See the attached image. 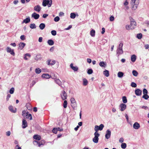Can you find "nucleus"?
<instances>
[{
  "label": "nucleus",
  "instance_id": "nucleus-10",
  "mask_svg": "<svg viewBox=\"0 0 149 149\" xmlns=\"http://www.w3.org/2000/svg\"><path fill=\"white\" fill-rule=\"evenodd\" d=\"M111 132L109 130H107L106 131V134L105 135V137L106 139H109L111 136Z\"/></svg>",
  "mask_w": 149,
  "mask_h": 149
},
{
  "label": "nucleus",
  "instance_id": "nucleus-39",
  "mask_svg": "<svg viewBox=\"0 0 149 149\" xmlns=\"http://www.w3.org/2000/svg\"><path fill=\"white\" fill-rule=\"evenodd\" d=\"M149 97V96L147 94H144L142 96V98H144L145 100L148 99Z\"/></svg>",
  "mask_w": 149,
  "mask_h": 149
},
{
  "label": "nucleus",
  "instance_id": "nucleus-37",
  "mask_svg": "<svg viewBox=\"0 0 149 149\" xmlns=\"http://www.w3.org/2000/svg\"><path fill=\"white\" fill-rule=\"evenodd\" d=\"M41 72V70L39 68H36L35 70V72L37 74H39Z\"/></svg>",
  "mask_w": 149,
  "mask_h": 149
},
{
  "label": "nucleus",
  "instance_id": "nucleus-14",
  "mask_svg": "<svg viewBox=\"0 0 149 149\" xmlns=\"http://www.w3.org/2000/svg\"><path fill=\"white\" fill-rule=\"evenodd\" d=\"M25 45V44L24 42H20L19 44V49L21 50L24 47Z\"/></svg>",
  "mask_w": 149,
  "mask_h": 149
},
{
  "label": "nucleus",
  "instance_id": "nucleus-23",
  "mask_svg": "<svg viewBox=\"0 0 149 149\" xmlns=\"http://www.w3.org/2000/svg\"><path fill=\"white\" fill-rule=\"evenodd\" d=\"M28 113L29 112H26V118L29 119L30 120H32V118L31 115L30 114H28Z\"/></svg>",
  "mask_w": 149,
  "mask_h": 149
},
{
  "label": "nucleus",
  "instance_id": "nucleus-56",
  "mask_svg": "<svg viewBox=\"0 0 149 149\" xmlns=\"http://www.w3.org/2000/svg\"><path fill=\"white\" fill-rule=\"evenodd\" d=\"M20 38L22 40H25V38L24 36L23 35L21 36Z\"/></svg>",
  "mask_w": 149,
  "mask_h": 149
},
{
  "label": "nucleus",
  "instance_id": "nucleus-16",
  "mask_svg": "<svg viewBox=\"0 0 149 149\" xmlns=\"http://www.w3.org/2000/svg\"><path fill=\"white\" fill-rule=\"evenodd\" d=\"M34 9L35 10L39 12L41 9V8L40 6L37 5L34 7Z\"/></svg>",
  "mask_w": 149,
  "mask_h": 149
},
{
  "label": "nucleus",
  "instance_id": "nucleus-43",
  "mask_svg": "<svg viewBox=\"0 0 149 149\" xmlns=\"http://www.w3.org/2000/svg\"><path fill=\"white\" fill-rule=\"evenodd\" d=\"M76 15L74 13H72L70 14V17L72 19H74Z\"/></svg>",
  "mask_w": 149,
  "mask_h": 149
},
{
  "label": "nucleus",
  "instance_id": "nucleus-40",
  "mask_svg": "<svg viewBox=\"0 0 149 149\" xmlns=\"http://www.w3.org/2000/svg\"><path fill=\"white\" fill-rule=\"evenodd\" d=\"M121 147L123 149H125L127 147V145L125 143H122L121 146Z\"/></svg>",
  "mask_w": 149,
  "mask_h": 149
},
{
  "label": "nucleus",
  "instance_id": "nucleus-1",
  "mask_svg": "<svg viewBox=\"0 0 149 149\" xmlns=\"http://www.w3.org/2000/svg\"><path fill=\"white\" fill-rule=\"evenodd\" d=\"M139 3V0H132L131 4L132 5V8L134 10L136 9Z\"/></svg>",
  "mask_w": 149,
  "mask_h": 149
},
{
  "label": "nucleus",
  "instance_id": "nucleus-9",
  "mask_svg": "<svg viewBox=\"0 0 149 149\" xmlns=\"http://www.w3.org/2000/svg\"><path fill=\"white\" fill-rule=\"evenodd\" d=\"M130 20L131 22L130 25L132 26H134V27L136 26V22L132 18H130Z\"/></svg>",
  "mask_w": 149,
  "mask_h": 149
},
{
  "label": "nucleus",
  "instance_id": "nucleus-44",
  "mask_svg": "<svg viewBox=\"0 0 149 149\" xmlns=\"http://www.w3.org/2000/svg\"><path fill=\"white\" fill-rule=\"evenodd\" d=\"M104 126L103 124H101L99 126V128L100 130L101 131L102 130Z\"/></svg>",
  "mask_w": 149,
  "mask_h": 149
},
{
  "label": "nucleus",
  "instance_id": "nucleus-46",
  "mask_svg": "<svg viewBox=\"0 0 149 149\" xmlns=\"http://www.w3.org/2000/svg\"><path fill=\"white\" fill-rule=\"evenodd\" d=\"M30 27L32 29H35L36 28V25L34 24L33 23L30 24Z\"/></svg>",
  "mask_w": 149,
  "mask_h": 149
},
{
  "label": "nucleus",
  "instance_id": "nucleus-24",
  "mask_svg": "<svg viewBox=\"0 0 149 149\" xmlns=\"http://www.w3.org/2000/svg\"><path fill=\"white\" fill-rule=\"evenodd\" d=\"M9 110L12 112L13 113H15L16 111V109H15V110H14L13 109V107L12 106H10L9 107Z\"/></svg>",
  "mask_w": 149,
  "mask_h": 149
},
{
  "label": "nucleus",
  "instance_id": "nucleus-34",
  "mask_svg": "<svg viewBox=\"0 0 149 149\" xmlns=\"http://www.w3.org/2000/svg\"><path fill=\"white\" fill-rule=\"evenodd\" d=\"M83 84L84 86H86L87 85L88 83V81L87 80L85 79H83Z\"/></svg>",
  "mask_w": 149,
  "mask_h": 149
},
{
  "label": "nucleus",
  "instance_id": "nucleus-32",
  "mask_svg": "<svg viewBox=\"0 0 149 149\" xmlns=\"http://www.w3.org/2000/svg\"><path fill=\"white\" fill-rule=\"evenodd\" d=\"M90 34L91 36H94L95 34V31L94 30L92 29L90 31Z\"/></svg>",
  "mask_w": 149,
  "mask_h": 149
},
{
  "label": "nucleus",
  "instance_id": "nucleus-4",
  "mask_svg": "<svg viewBox=\"0 0 149 149\" xmlns=\"http://www.w3.org/2000/svg\"><path fill=\"white\" fill-rule=\"evenodd\" d=\"M61 95L62 98L63 100H65L66 99H67V95L65 91H63L61 92Z\"/></svg>",
  "mask_w": 149,
  "mask_h": 149
},
{
  "label": "nucleus",
  "instance_id": "nucleus-26",
  "mask_svg": "<svg viewBox=\"0 0 149 149\" xmlns=\"http://www.w3.org/2000/svg\"><path fill=\"white\" fill-rule=\"evenodd\" d=\"M26 107L27 109L29 110H31L32 109V107L31 106L29 103H27L26 104Z\"/></svg>",
  "mask_w": 149,
  "mask_h": 149
},
{
  "label": "nucleus",
  "instance_id": "nucleus-28",
  "mask_svg": "<svg viewBox=\"0 0 149 149\" xmlns=\"http://www.w3.org/2000/svg\"><path fill=\"white\" fill-rule=\"evenodd\" d=\"M126 28L127 30H130V29H134V26H132L131 25H127L126 26Z\"/></svg>",
  "mask_w": 149,
  "mask_h": 149
},
{
  "label": "nucleus",
  "instance_id": "nucleus-57",
  "mask_svg": "<svg viewBox=\"0 0 149 149\" xmlns=\"http://www.w3.org/2000/svg\"><path fill=\"white\" fill-rule=\"evenodd\" d=\"M11 95L10 94H8L6 98V100L7 101H8L9 98L10 97Z\"/></svg>",
  "mask_w": 149,
  "mask_h": 149
},
{
  "label": "nucleus",
  "instance_id": "nucleus-48",
  "mask_svg": "<svg viewBox=\"0 0 149 149\" xmlns=\"http://www.w3.org/2000/svg\"><path fill=\"white\" fill-rule=\"evenodd\" d=\"M58 130L57 128H54L52 130V132L55 133L56 134Z\"/></svg>",
  "mask_w": 149,
  "mask_h": 149
},
{
  "label": "nucleus",
  "instance_id": "nucleus-6",
  "mask_svg": "<svg viewBox=\"0 0 149 149\" xmlns=\"http://www.w3.org/2000/svg\"><path fill=\"white\" fill-rule=\"evenodd\" d=\"M46 62L48 65H52L55 63L56 61L54 60H53L51 61V59H49Z\"/></svg>",
  "mask_w": 149,
  "mask_h": 149
},
{
  "label": "nucleus",
  "instance_id": "nucleus-31",
  "mask_svg": "<svg viewBox=\"0 0 149 149\" xmlns=\"http://www.w3.org/2000/svg\"><path fill=\"white\" fill-rule=\"evenodd\" d=\"M47 43L49 45H54V42L52 40H49L47 41Z\"/></svg>",
  "mask_w": 149,
  "mask_h": 149
},
{
  "label": "nucleus",
  "instance_id": "nucleus-12",
  "mask_svg": "<svg viewBox=\"0 0 149 149\" xmlns=\"http://www.w3.org/2000/svg\"><path fill=\"white\" fill-rule=\"evenodd\" d=\"M27 126V123L26 120L23 119L22 120V128H25Z\"/></svg>",
  "mask_w": 149,
  "mask_h": 149
},
{
  "label": "nucleus",
  "instance_id": "nucleus-49",
  "mask_svg": "<svg viewBox=\"0 0 149 149\" xmlns=\"http://www.w3.org/2000/svg\"><path fill=\"white\" fill-rule=\"evenodd\" d=\"M142 34L141 33H140L138 34H137V37L139 39H140L142 38Z\"/></svg>",
  "mask_w": 149,
  "mask_h": 149
},
{
  "label": "nucleus",
  "instance_id": "nucleus-5",
  "mask_svg": "<svg viewBox=\"0 0 149 149\" xmlns=\"http://www.w3.org/2000/svg\"><path fill=\"white\" fill-rule=\"evenodd\" d=\"M6 51L10 53L11 54L14 56L15 55V53L14 52V50H12L9 47H7L6 48Z\"/></svg>",
  "mask_w": 149,
  "mask_h": 149
},
{
  "label": "nucleus",
  "instance_id": "nucleus-41",
  "mask_svg": "<svg viewBox=\"0 0 149 149\" xmlns=\"http://www.w3.org/2000/svg\"><path fill=\"white\" fill-rule=\"evenodd\" d=\"M64 101L63 103V107L64 108H66L67 107V101L65 100Z\"/></svg>",
  "mask_w": 149,
  "mask_h": 149
},
{
  "label": "nucleus",
  "instance_id": "nucleus-8",
  "mask_svg": "<svg viewBox=\"0 0 149 149\" xmlns=\"http://www.w3.org/2000/svg\"><path fill=\"white\" fill-rule=\"evenodd\" d=\"M70 101L71 103V106L73 108L76 105V102L74 99L73 97L71 98L70 99Z\"/></svg>",
  "mask_w": 149,
  "mask_h": 149
},
{
  "label": "nucleus",
  "instance_id": "nucleus-63",
  "mask_svg": "<svg viewBox=\"0 0 149 149\" xmlns=\"http://www.w3.org/2000/svg\"><path fill=\"white\" fill-rule=\"evenodd\" d=\"M48 16V15L47 14H44L43 15L42 17L44 18H46L47 16Z\"/></svg>",
  "mask_w": 149,
  "mask_h": 149
},
{
  "label": "nucleus",
  "instance_id": "nucleus-15",
  "mask_svg": "<svg viewBox=\"0 0 149 149\" xmlns=\"http://www.w3.org/2000/svg\"><path fill=\"white\" fill-rule=\"evenodd\" d=\"M32 17H33L35 19H36L39 18L40 15L39 14H37L35 13H34L32 14Z\"/></svg>",
  "mask_w": 149,
  "mask_h": 149
},
{
  "label": "nucleus",
  "instance_id": "nucleus-22",
  "mask_svg": "<svg viewBox=\"0 0 149 149\" xmlns=\"http://www.w3.org/2000/svg\"><path fill=\"white\" fill-rule=\"evenodd\" d=\"M42 77L43 78L48 79L51 76L47 74H43L42 76Z\"/></svg>",
  "mask_w": 149,
  "mask_h": 149
},
{
  "label": "nucleus",
  "instance_id": "nucleus-7",
  "mask_svg": "<svg viewBox=\"0 0 149 149\" xmlns=\"http://www.w3.org/2000/svg\"><path fill=\"white\" fill-rule=\"evenodd\" d=\"M120 111H123L126 109V105L122 103L120 104Z\"/></svg>",
  "mask_w": 149,
  "mask_h": 149
},
{
  "label": "nucleus",
  "instance_id": "nucleus-18",
  "mask_svg": "<svg viewBox=\"0 0 149 149\" xmlns=\"http://www.w3.org/2000/svg\"><path fill=\"white\" fill-rule=\"evenodd\" d=\"M117 53L119 55L122 54L123 53V51L122 48H118L117 50Z\"/></svg>",
  "mask_w": 149,
  "mask_h": 149
},
{
  "label": "nucleus",
  "instance_id": "nucleus-62",
  "mask_svg": "<svg viewBox=\"0 0 149 149\" xmlns=\"http://www.w3.org/2000/svg\"><path fill=\"white\" fill-rule=\"evenodd\" d=\"M15 149H21V148L20 147H19L18 145H16L15 147Z\"/></svg>",
  "mask_w": 149,
  "mask_h": 149
},
{
  "label": "nucleus",
  "instance_id": "nucleus-33",
  "mask_svg": "<svg viewBox=\"0 0 149 149\" xmlns=\"http://www.w3.org/2000/svg\"><path fill=\"white\" fill-rule=\"evenodd\" d=\"M39 26L40 29L42 30L45 28V26L44 23H42L40 24Z\"/></svg>",
  "mask_w": 149,
  "mask_h": 149
},
{
  "label": "nucleus",
  "instance_id": "nucleus-3",
  "mask_svg": "<svg viewBox=\"0 0 149 149\" xmlns=\"http://www.w3.org/2000/svg\"><path fill=\"white\" fill-rule=\"evenodd\" d=\"M94 135L95 136L93 139V141L95 143H97L98 142L99 138L98 137L100 136L99 134H97L96 133H95Z\"/></svg>",
  "mask_w": 149,
  "mask_h": 149
},
{
  "label": "nucleus",
  "instance_id": "nucleus-20",
  "mask_svg": "<svg viewBox=\"0 0 149 149\" xmlns=\"http://www.w3.org/2000/svg\"><path fill=\"white\" fill-rule=\"evenodd\" d=\"M34 139L36 140H40L41 139V136L38 135H35L33 136Z\"/></svg>",
  "mask_w": 149,
  "mask_h": 149
},
{
  "label": "nucleus",
  "instance_id": "nucleus-55",
  "mask_svg": "<svg viewBox=\"0 0 149 149\" xmlns=\"http://www.w3.org/2000/svg\"><path fill=\"white\" fill-rule=\"evenodd\" d=\"M109 19L111 21H112L114 20V17L113 16H111L110 17Z\"/></svg>",
  "mask_w": 149,
  "mask_h": 149
},
{
  "label": "nucleus",
  "instance_id": "nucleus-50",
  "mask_svg": "<svg viewBox=\"0 0 149 149\" xmlns=\"http://www.w3.org/2000/svg\"><path fill=\"white\" fill-rule=\"evenodd\" d=\"M14 88H11L9 92L10 94H12L14 93Z\"/></svg>",
  "mask_w": 149,
  "mask_h": 149
},
{
  "label": "nucleus",
  "instance_id": "nucleus-42",
  "mask_svg": "<svg viewBox=\"0 0 149 149\" xmlns=\"http://www.w3.org/2000/svg\"><path fill=\"white\" fill-rule=\"evenodd\" d=\"M132 73L133 75L136 77L137 76L138 74L137 72L134 70L132 71Z\"/></svg>",
  "mask_w": 149,
  "mask_h": 149
},
{
  "label": "nucleus",
  "instance_id": "nucleus-54",
  "mask_svg": "<svg viewBox=\"0 0 149 149\" xmlns=\"http://www.w3.org/2000/svg\"><path fill=\"white\" fill-rule=\"evenodd\" d=\"M148 93V92L146 88H144L143 90V94H147Z\"/></svg>",
  "mask_w": 149,
  "mask_h": 149
},
{
  "label": "nucleus",
  "instance_id": "nucleus-38",
  "mask_svg": "<svg viewBox=\"0 0 149 149\" xmlns=\"http://www.w3.org/2000/svg\"><path fill=\"white\" fill-rule=\"evenodd\" d=\"M99 126L98 125H95V133H96L97 134H99L97 132L98 130H99Z\"/></svg>",
  "mask_w": 149,
  "mask_h": 149
},
{
  "label": "nucleus",
  "instance_id": "nucleus-25",
  "mask_svg": "<svg viewBox=\"0 0 149 149\" xmlns=\"http://www.w3.org/2000/svg\"><path fill=\"white\" fill-rule=\"evenodd\" d=\"M30 19L29 17H28L26 18L25 19L23 20V22H22V23H25L26 24H27L30 22Z\"/></svg>",
  "mask_w": 149,
  "mask_h": 149
},
{
  "label": "nucleus",
  "instance_id": "nucleus-52",
  "mask_svg": "<svg viewBox=\"0 0 149 149\" xmlns=\"http://www.w3.org/2000/svg\"><path fill=\"white\" fill-rule=\"evenodd\" d=\"M60 18L58 16H56L54 18V21L56 22H58L59 21Z\"/></svg>",
  "mask_w": 149,
  "mask_h": 149
},
{
  "label": "nucleus",
  "instance_id": "nucleus-2",
  "mask_svg": "<svg viewBox=\"0 0 149 149\" xmlns=\"http://www.w3.org/2000/svg\"><path fill=\"white\" fill-rule=\"evenodd\" d=\"M52 4V0H43L42 3V6L45 7L47 5L49 7H50L51 6Z\"/></svg>",
  "mask_w": 149,
  "mask_h": 149
},
{
  "label": "nucleus",
  "instance_id": "nucleus-58",
  "mask_svg": "<svg viewBox=\"0 0 149 149\" xmlns=\"http://www.w3.org/2000/svg\"><path fill=\"white\" fill-rule=\"evenodd\" d=\"M124 141V139H123V138H120L119 140V141L121 143H122V142H123Z\"/></svg>",
  "mask_w": 149,
  "mask_h": 149
},
{
  "label": "nucleus",
  "instance_id": "nucleus-17",
  "mask_svg": "<svg viewBox=\"0 0 149 149\" xmlns=\"http://www.w3.org/2000/svg\"><path fill=\"white\" fill-rule=\"evenodd\" d=\"M73 64L72 63L70 65V67L74 71H77L78 70V68L76 66L74 67L73 66Z\"/></svg>",
  "mask_w": 149,
  "mask_h": 149
},
{
  "label": "nucleus",
  "instance_id": "nucleus-60",
  "mask_svg": "<svg viewBox=\"0 0 149 149\" xmlns=\"http://www.w3.org/2000/svg\"><path fill=\"white\" fill-rule=\"evenodd\" d=\"M87 61L88 63H90L91 62V60L90 58H88L87 59Z\"/></svg>",
  "mask_w": 149,
  "mask_h": 149
},
{
  "label": "nucleus",
  "instance_id": "nucleus-11",
  "mask_svg": "<svg viewBox=\"0 0 149 149\" xmlns=\"http://www.w3.org/2000/svg\"><path fill=\"white\" fill-rule=\"evenodd\" d=\"M135 92L136 95L140 96L141 94L142 91L140 89H138L135 90Z\"/></svg>",
  "mask_w": 149,
  "mask_h": 149
},
{
  "label": "nucleus",
  "instance_id": "nucleus-19",
  "mask_svg": "<svg viewBox=\"0 0 149 149\" xmlns=\"http://www.w3.org/2000/svg\"><path fill=\"white\" fill-rule=\"evenodd\" d=\"M34 141L37 143L39 147H40L41 145H43L45 143V141L44 140H42L39 142L36 141Z\"/></svg>",
  "mask_w": 149,
  "mask_h": 149
},
{
  "label": "nucleus",
  "instance_id": "nucleus-13",
  "mask_svg": "<svg viewBox=\"0 0 149 149\" xmlns=\"http://www.w3.org/2000/svg\"><path fill=\"white\" fill-rule=\"evenodd\" d=\"M140 127V125L137 122H135L133 125V127L135 129H138Z\"/></svg>",
  "mask_w": 149,
  "mask_h": 149
},
{
  "label": "nucleus",
  "instance_id": "nucleus-36",
  "mask_svg": "<svg viewBox=\"0 0 149 149\" xmlns=\"http://www.w3.org/2000/svg\"><path fill=\"white\" fill-rule=\"evenodd\" d=\"M123 102L124 103H126L127 102V100L125 96H123L122 97Z\"/></svg>",
  "mask_w": 149,
  "mask_h": 149
},
{
  "label": "nucleus",
  "instance_id": "nucleus-27",
  "mask_svg": "<svg viewBox=\"0 0 149 149\" xmlns=\"http://www.w3.org/2000/svg\"><path fill=\"white\" fill-rule=\"evenodd\" d=\"M103 74H104V75L106 76V77H108L109 76V71L105 70L104 72H103Z\"/></svg>",
  "mask_w": 149,
  "mask_h": 149
},
{
  "label": "nucleus",
  "instance_id": "nucleus-64",
  "mask_svg": "<svg viewBox=\"0 0 149 149\" xmlns=\"http://www.w3.org/2000/svg\"><path fill=\"white\" fill-rule=\"evenodd\" d=\"M42 38L41 37H40L39 38L38 41L39 42H41L42 41Z\"/></svg>",
  "mask_w": 149,
  "mask_h": 149
},
{
  "label": "nucleus",
  "instance_id": "nucleus-59",
  "mask_svg": "<svg viewBox=\"0 0 149 149\" xmlns=\"http://www.w3.org/2000/svg\"><path fill=\"white\" fill-rule=\"evenodd\" d=\"M10 131H8L6 132V135L8 136H10Z\"/></svg>",
  "mask_w": 149,
  "mask_h": 149
},
{
  "label": "nucleus",
  "instance_id": "nucleus-53",
  "mask_svg": "<svg viewBox=\"0 0 149 149\" xmlns=\"http://www.w3.org/2000/svg\"><path fill=\"white\" fill-rule=\"evenodd\" d=\"M51 33L53 36H55L56 34V32L55 30H52L51 31Z\"/></svg>",
  "mask_w": 149,
  "mask_h": 149
},
{
  "label": "nucleus",
  "instance_id": "nucleus-21",
  "mask_svg": "<svg viewBox=\"0 0 149 149\" xmlns=\"http://www.w3.org/2000/svg\"><path fill=\"white\" fill-rule=\"evenodd\" d=\"M99 65L100 66L104 68L106 67V63L105 62H101L99 63Z\"/></svg>",
  "mask_w": 149,
  "mask_h": 149
},
{
  "label": "nucleus",
  "instance_id": "nucleus-45",
  "mask_svg": "<svg viewBox=\"0 0 149 149\" xmlns=\"http://www.w3.org/2000/svg\"><path fill=\"white\" fill-rule=\"evenodd\" d=\"M27 56H29V57H30L31 56V55L29 54H26L24 55V59L25 60H27L28 59V58L26 57Z\"/></svg>",
  "mask_w": 149,
  "mask_h": 149
},
{
  "label": "nucleus",
  "instance_id": "nucleus-30",
  "mask_svg": "<svg viewBox=\"0 0 149 149\" xmlns=\"http://www.w3.org/2000/svg\"><path fill=\"white\" fill-rule=\"evenodd\" d=\"M136 59V56L135 55H133L131 57V60L133 62L135 61Z\"/></svg>",
  "mask_w": 149,
  "mask_h": 149
},
{
  "label": "nucleus",
  "instance_id": "nucleus-35",
  "mask_svg": "<svg viewBox=\"0 0 149 149\" xmlns=\"http://www.w3.org/2000/svg\"><path fill=\"white\" fill-rule=\"evenodd\" d=\"M123 73L121 72H119L118 73V76L120 78L122 77L123 76Z\"/></svg>",
  "mask_w": 149,
  "mask_h": 149
},
{
  "label": "nucleus",
  "instance_id": "nucleus-61",
  "mask_svg": "<svg viewBox=\"0 0 149 149\" xmlns=\"http://www.w3.org/2000/svg\"><path fill=\"white\" fill-rule=\"evenodd\" d=\"M102 32L101 33L102 34H103L104 33V32H105V29L103 27L102 28Z\"/></svg>",
  "mask_w": 149,
  "mask_h": 149
},
{
  "label": "nucleus",
  "instance_id": "nucleus-47",
  "mask_svg": "<svg viewBox=\"0 0 149 149\" xmlns=\"http://www.w3.org/2000/svg\"><path fill=\"white\" fill-rule=\"evenodd\" d=\"M131 86L133 87H136V84L134 82H132L131 84Z\"/></svg>",
  "mask_w": 149,
  "mask_h": 149
},
{
  "label": "nucleus",
  "instance_id": "nucleus-29",
  "mask_svg": "<svg viewBox=\"0 0 149 149\" xmlns=\"http://www.w3.org/2000/svg\"><path fill=\"white\" fill-rule=\"evenodd\" d=\"M54 81L55 83L59 86H60L61 85V82L59 79H56Z\"/></svg>",
  "mask_w": 149,
  "mask_h": 149
},
{
  "label": "nucleus",
  "instance_id": "nucleus-51",
  "mask_svg": "<svg viewBox=\"0 0 149 149\" xmlns=\"http://www.w3.org/2000/svg\"><path fill=\"white\" fill-rule=\"evenodd\" d=\"M93 72V71L92 69H89L87 71V73L88 74H91Z\"/></svg>",
  "mask_w": 149,
  "mask_h": 149
}]
</instances>
